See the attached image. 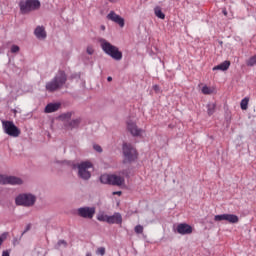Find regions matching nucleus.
Here are the masks:
<instances>
[{
    "mask_svg": "<svg viewBox=\"0 0 256 256\" xmlns=\"http://www.w3.org/2000/svg\"><path fill=\"white\" fill-rule=\"evenodd\" d=\"M35 201H37V197L29 193L19 194L15 198V203L18 207H33Z\"/></svg>",
    "mask_w": 256,
    "mask_h": 256,
    "instance_id": "obj_5",
    "label": "nucleus"
},
{
    "mask_svg": "<svg viewBox=\"0 0 256 256\" xmlns=\"http://www.w3.org/2000/svg\"><path fill=\"white\" fill-rule=\"evenodd\" d=\"M99 43L102 51H104L106 55L114 59V61H121V59H123V52H121L117 46L111 44L105 38H101L99 40Z\"/></svg>",
    "mask_w": 256,
    "mask_h": 256,
    "instance_id": "obj_2",
    "label": "nucleus"
},
{
    "mask_svg": "<svg viewBox=\"0 0 256 256\" xmlns=\"http://www.w3.org/2000/svg\"><path fill=\"white\" fill-rule=\"evenodd\" d=\"M229 67H231V62L230 61H224L221 64L214 66L213 67V71H227V69H229Z\"/></svg>",
    "mask_w": 256,
    "mask_h": 256,
    "instance_id": "obj_18",
    "label": "nucleus"
},
{
    "mask_svg": "<svg viewBox=\"0 0 256 256\" xmlns=\"http://www.w3.org/2000/svg\"><path fill=\"white\" fill-rule=\"evenodd\" d=\"M226 221L231 224L239 223V216L235 214H226Z\"/></svg>",
    "mask_w": 256,
    "mask_h": 256,
    "instance_id": "obj_20",
    "label": "nucleus"
},
{
    "mask_svg": "<svg viewBox=\"0 0 256 256\" xmlns=\"http://www.w3.org/2000/svg\"><path fill=\"white\" fill-rule=\"evenodd\" d=\"M107 81H109V82L113 81V77L108 76V77H107Z\"/></svg>",
    "mask_w": 256,
    "mask_h": 256,
    "instance_id": "obj_37",
    "label": "nucleus"
},
{
    "mask_svg": "<svg viewBox=\"0 0 256 256\" xmlns=\"http://www.w3.org/2000/svg\"><path fill=\"white\" fill-rule=\"evenodd\" d=\"M135 233H137V235H141V233H143V226L141 225H136L134 228Z\"/></svg>",
    "mask_w": 256,
    "mask_h": 256,
    "instance_id": "obj_29",
    "label": "nucleus"
},
{
    "mask_svg": "<svg viewBox=\"0 0 256 256\" xmlns=\"http://www.w3.org/2000/svg\"><path fill=\"white\" fill-rule=\"evenodd\" d=\"M154 13L158 19H165V13L161 10V7L157 6L154 8Z\"/></svg>",
    "mask_w": 256,
    "mask_h": 256,
    "instance_id": "obj_23",
    "label": "nucleus"
},
{
    "mask_svg": "<svg viewBox=\"0 0 256 256\" xmlns=\"http://www.w3.org/2000/svg\"><path fill=\"white\" fill-rule=\"evenodd\" d=\"M223 14H224V15H227V10H223Z\"/></svg>",
    "mask_w": 256,
    "mask_h": 256,
    "instance_id": "obj_42",
    "label": "nucleus"
},
{
    "mask_svg": "<svg viewBox=\"0 0 256 256\" xmlns=\"http://www.w3.org/2000/svg\"><path fill=\"white\" fill-rule=\"evenodd\" d=\"M67 83V73L65 70H58L51 81L46 82L45 89L48 93H55L63 89V86Z\"/></svg>",
    "mask_w": 256,
    "mask_h": 256,
    "instance_id": "obj_1",
    "label": "nucleus"
},
{
    "mask_svg": "<svg viewBox=\"0 0 256 256\" xmlns=\"http://www.w3.org/2000/svg\"><path fill=\"white\" fill-rule=\"evenodd\" d=\"M28 231H31V224H28L25 228V230L22 232L21 237L25 235Z\"/></svg>",
    "mask_w": 256,
    "mask_h": 256,
    "instance_id": "obj_33",
    "label": "nucleus"
},
{
    "mask_svg": "<svg viewBox=\"0 0 256 256\" xmlns=\"http://www.w3.org/2000/svg\"><path fill=\"white\" fill-rule=\"evenodd\" d=\"M94 151H97V153H103V148L99 144H94L93 145Z\"/></svg>",
    "mask_w": 256,
    "mask_h": 256,
    "instance_id": "obj_31",
    "label": "nucleus"
},
{
    "mask_svg": "<svg viewBox=\"0 0 256 256\" xmlns=\"http://www.w3.org/2000/svg\"><path fill=\"white\" fill-rule=\"evenodd\" d=\"M124 160L123 163H133L137 161L138 153L135 147L132 144L124 143L122 146Z\"/></svg>",
    "mask_w": 256,
    "mask_h": 256,
    "instance_id": "obj_4",
    "label": "nucleus"
},
{
    "mask_svg": "<svg viewBox=\"0 0 256 256\" xmlns=\"http://www.w3.org/2000/svg\"><path fill=\"white\" fill-rule=\"evenodd\" d=\"M107 19H109L110 21H113L114 23H117V25H119L120 27H125V19H123V17H121L119 14L115 13L114 11H111L107 15Z\"/></svg>",
    "mask_w": 256,
    "mask_h": 256,
    "instance_id": "obj_12",
    "label": "nucleus"
},
{
    "mask_svg": "<svg viewBox=\"0 0 256 256\" xmlns=\"http://www.w3.org/2000/svg\"><path fill=\"white\" fill-rule=\"evenodd\" d=\"M18 5L22 15L41 9V1L39 0H21Z\"/></svg>",
    "mask_w": 256,
    "mask_h": 256,
    "instance_id": "obj_3",
    "label": "nucleus"
},
{
    "mask_svg": "<svg viewBox=\"0 0 256 256\" xmlns=\"http://www.w3.org/2000/svg\"><path fill=\"white\" fill-rule=\"evenodd\" d=\"M91 167H93L91 162H82L78 164V177L84 181H89L91 179V172L89 171Z\"/></svg>",
    "mask_w": 256,
    "mask_h": 256,
    "instance_id": "obj_6",
    "label": "nucleus"
},
{
    "mask_svg": "<svg viewBox=\"0 0 256 256\" xmlns=\"http://www.w3.org/2000/svg\"><path fill=\"white\" fill-rule=\"evenodd\" d=\"M3 241H4L3 237L0 236V247L1 245H3Z\"/></svg>",
    "mask_w": 256,
    "mask_h": 256,
    "instance_id": "obj_38",
    "label": "nucleus"
},
{
    "mask_svg": "<svg viewBox=\"0 0 256 256\" xmlns=\"http://www.w3.org/2000/svg\"><path fill=\"white\" fill-rule=\"evenodd\" d=\"M109 215H107V214H103V213H101V214H98L97 215V220L98 221H101V222H103V223H109Z\"/></svg>",
    "mask_w": 256,
    "mask_h": 256,
    "instance_id": "obj_24",
    "label": "nucleus"
},
{
    "mask_svg": "<svg viewBox=\"0 0 256 256\" xmlns=\"http://www.w3.org/2000/svg\"><path fill=\"white\" fill-rule=\"evenodd\" d=\"M93 49L92 48H87V53L88 55H93Z\"/></svg>",
    "mask_w": 256,
    "mask_h": 256,
    "instance_id": "obj_35",
    "label": "nucleus"
},
{
    "mask_svg": "<svg viewBox=\"0 0 256 256\" xmlns=\"http://www.w3.org/2000/svg\"><path fill=\"white\" fill-rule=\"evenodd\" d=\"M206 107H207V113H208L209 117H211V115H213L215 113V109H217V104L208 103Z\"/></svg>",
    "mask_w": 256,
    "mask_h": 256,
    "instance_id": "obj_22",
    "label": "nucleus"
},
{
    "mask_svg": "<svg viewBox=\"0 0 256 256\" xmlns=\"http://www.w3.org/2000/svg\"><path fill=\"white\" fill-rule=\"evenodd\" d=\"M110 3H117L119 0H108Z\"/></svg>",
    "mask_w": 256,
    "mask_h": 256,
    "instance_id": "obj_39",
    "label": "nucleus"
},
{
    "mask_svg": "<svg viewBox=\"0 0 256 256\" xmlns=\"http://www.w3.org/2000/svg\"><path fill=\"white\" fill-rule=\"evenodd\" d=\"M96 255H101V256L105 255V247L97 248Z\"/></svg>",
    "mask_w": 256,
    "mask_h": 256,
    "instance_id": "obj_30",
    "label": "nucleus"
},
{
    "mask_svg": "<svg viewBox=\"0 0 256 256\" xmlns=\"http://www.w3.org/2000/svg\"><path fill=\"white\" fill-rule=\"evenodd\" d=\"M34 35L37 39H47V31L44 26H37L34 30Z\"/></svg>",
    "mask_w": 256,
    "mask_h": 256,
    "instance_id": "obj_16",
    "label": "nucleus"
},
{
    "mask_svg": "<svg viewBox=\"0 0 256 256\" xmlns=\"http://www.w3.org/2000/svg\"><path fill=\"white\" fill-rule=\"evenodd\" d=\"M79 125H81V118H76V119L64 122V127L68 131H73V129H77Z\"/></svg>",
    "mask_w": 256,
    "mask_h": 256,
    "instance_id": "obj_13",
    "label": "nucleus"
},
{
    "mask_svg": "<svg viewBox=\"0 0 256 256\" xmlns=\"http://www.w3.org/2000/svg\"><path fill=\"white\" fill-rule=\"evenodd\" d=\"M61 109V103H49L46 105L44 112L45 113H55L56 111H59Z\"/></svg>",
    "mask_w": 256,
    "mask_h": 256,
    "instance_id": "obj_17",
    "label": "nucleus"
},
{
    "mask_svg": "<svg viewBox=\"0 0 256 256\" xmlns=\"http://www.w3.org/2000/svg\"><path fill=\"white\" fill-rule=\"evenodd\" d=\"M86 256H93V254L91 252H87Z\"/></svg>",
    "mask_w": 256,
    "mask_h": 256,
    "instance_id": "obj_41",
    "label": "nucleus"
},
{
    "mask_svg": "<svg viewBox=\"0 0 256 256\" xmlns=\"http://www.w3.org/2000/svg\"><path fill=\"white\" fill-rule=\"evenodd\" d=\"M153 90H154L156 93H158V91H159V85H154V86H153Z\"/></svg>",
    "mask_w": 256,
    "mask_h": 256,
    "instance_id": "obj_36",
    "label": "nucleus"
},
{
    "mask_svg": "<svg viewBox=\"0 0 256 256\" xmlns=\"http://www.w3.org/2000/svg\"><path fill=\"white\" fill-rule=\"evenodd\" d=\"M73 115H75V112L73 111L65 112L60 114L59 119L64 121V123H67V121H71V117H73Z\"/></svg>",
    "mask_w": 256,
    "mask_h": 256,
    "instance_id": "obj_19",
    "label": "nucleus"
},
{
    "mask_svg": "<svg viewBox=\"0 0 256 256\" xmlns=\"http://www.w3.org/2000/svg\"><path fill=\"white\" fill-rule=\"evenodd\" d=\"M0 185H23V180L17 176H4L0 174Z\"/></svg>",
    "mask_w": 256,
    "mask_h": 256,
    "instance_id": "obj_9",
    "label": "nucleus"
},
{
    "mask_svg": "<svg viewBox=\"0 0 256 256\" xmlns=\"http://www.w3.org/2000/svg\"><path fill=\"white\" fill-rule=\"evenodd\" d=\"M110 181H111V175L102 174L100 176V183H102L103 185H110Z\"/></svg>",
    "mask_w": 256,
    "mask_h": 256,
    "instance_id": "obj_21",
    "label": "nucleus"
},
{
    "mask_svg": "<svg viewBox=\"0 0 256 256\" xmlns=\"http://www.w3.org/2000/svg\"><path fill=\"white\" fill-rule=\"evenodd\" d=\"M176 231L179 235H191L193 227L187 223H180L177 225Z\"/></svg>",
    "mask_w": 256,
    "mask_h": 256,
    "instance_id": "obj_11",
    "label": "nucleus"
},
{
    "mask_svg": "<svg viewBox=\"0 0 256 256\" xmlns=\"http://www.w3.org/2000/svg\"><path fill=\"white\" fill-rule=\"evenodd\" d=\"M109 225H121L123 223V216L121 213L116 212L112 216H108Z\"/></svg>",
    "mask_w": 256,
    "mask_h": 256,
    "instance_id": "obj_14",
    "label": "nucleus"
},
{
    "mask_svg": "<svg viewBox=\"0 0 256 256\" xmlns=\"http://www.w3.org/2000/svg\"><path fill=\"white\" fill-rule=\"evenodd\" d=\"M127 130L131 133L132 137H141L143 129L137 127V124L131 120L127 122Z\"/></svg>",
    "mask_w": 256,
    "mask_h": 256,
    "instance_id": "obj_10",
    "label": "nucleus"
},
{
    "mask_svg": "<svg viewBox=\"0 0 256 256\" xmlns=\"http://www.w3.org/2000/svg\"><path fill=\"white\" fill-rule=\"evenodd\" d=\"M101 29H102V31H105V26L102 25V26H101Z\"/></svg>",
    "mask_w": 256,
    "mask_h": 256,
    "instance_id": "obj_43",
    "label": "nucleus"
},
{
    "mask_svg": "<svg viewBox=\"0 0 256 256\" xmlns=\"http://www.w3.org/2000/svg\"><path fill=\"white\" fill-rule=\"evenodd\" d=\"M113 195H121V191L114 192Z\"/></svg>",
    "mask_w": 256,
    "mask_h": 256,
    "instance_id": "obj_40",
    "label": "nucleus"
},
{
    "mask_svg": "<svg viewBox=\"0 0 256 256\" xmlns=\"http://www.w3.org/2000/svg\"><path fill=\"white\" fill-rule=\"evenodd\" d=\"M20 48L18 45H12L11 46V53H19Z\"/></svg>",
    "mask_w": 256,
    "mask_h": 256,
    "instance_id": "obj_32",
    "label": "nucleus"
},
{
    "mask_svg": "<svg viewBox=\"0 0 256 256\" xmlns=\"http://www.w3.org/2000/svg\"><path fill=\"white\" fill-rule=\"evenodd\" d=\"M125 183V178L121 176H117L115 174L110 175V185H114L116 187H121Z\"/></svg>",
    "mask_w": 256,
    "mask_h": 256,
    "instance_id": "obj_15",
    "label": "nucleus"
},
{
    "mask_svg": "<svg viewBox=\"0 0 256 256\" xmlns=\"http://www.w3.org/2000/svg\"><path fill=\"white\" fill-rule=\"evenodd\" d=\"M202 93L203 95H211V93H213V90H211L209 86H204L202 88Z\"/></svg>",
    "mask_w": 256,
    "mask_h": 256,
    "instance_id": "obj_28",
    "label": "nucleus"
},
{
    "mask_svg": "<svg viewBox=\"0 0 256 256\" xmlns=\"http://www.w3.org/2000/svg\"><path fill=\"white\" fill-rule=\"evenodd\" d=\"M227 219V214H220L214 216V221H226Z\"/></svg>",
    "mask_w": 256,
    "mask_h": 256,
    "instance_id": "obj_27",
    "label": "nucleus"
},
{
    "mask_svg": "<svg viewBox=\"0 0 256 256\" xmlns=\"http://www.w3.org/2000/svg\"><path fill=\"white\" fill-rule=\"evenodd\" d=\"M248 105H249V98H244L241 100L240 107L242 111H247Z\"/></svg>",
    "mask_w": 256,
    "mask_h": 256,
    "instance_id": "obj_25",
    "label": "nucleus"
},
{
    "mask_svg": "<svg viewBox=\"0 0 256 256\" xmlns=\"http://www.w3.org/2000/svg\"><path fill=\"white\" fill-rule=\"evenodd\" d=\"M4 133L10 137H19L21 135V130L16 127L13 121H3L2 122Z\"/></svg>",
    "mask_w": 256,
    "mask_h": 256,
    "instance_id": "obj_7",
    "label": "nucleus"
},
{
    "mask_svg": "<svg viewBox=\"0 0 256 256\" xmlns=\"http://www.w3.org/2000/svg\"><path fill=\"white\" fill-rule=\"evenodd\" d=\"M57 245L58 247H61V245H67V242L65 240H59Z\"/></svg>",
    "mask_w": 256,
    "mask_h": 256,
    "instance_id": "obj_34",
    "label": "nucleus"
},
{
    "mask_svg": "<svg viewBox=\"0 0 256 256\" xmlns=\"http://www.w3.org/2000/svg\"><path fill=\"white\" fill-rule=\"evenodd\" d=\"M95 213V207L83 206L77 209V215L82 219H93V217H95Z\"/></svg>",
    "mask_w": 256,
    "mask_h": 256,
    "instance_id": "obj_8",
    "label": "nucleus"
},
{
    "mask_svg": "<svg viewBox=\"0 0 256 256\" xmlns=\"http://www.w3.org/2000/svg\"><path fill=\"white\" fill-rule=\"evenodd\" d=\"M246 65L247 67H253L254 65H256V54L246 61Z\"/></svg>",
    "mask_w": 256,
    "mask_h": 256,
    "instance_id": "obj_26",
    "label": "nucleus"
}]
</instances>
